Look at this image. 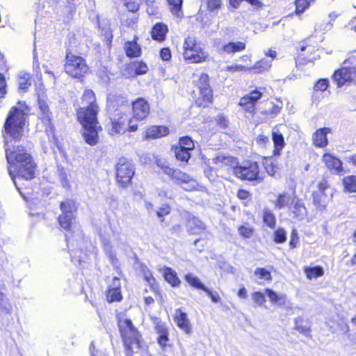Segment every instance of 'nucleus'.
<instances>
[{
  "mask_svg": "<svg viewBox=\"0 0 356 356\" xmlns=\"http://www.w3.org/2000/svg\"><path fill=\"white\" fill-rule=\"evenodd\" d=\"M252 298L254 302L259 306H262L266 302L265 294L260 291L254 292L252 294Z\"/></svg>",
  "mask_w": 356,
  "mask_h": 356,
  "instance_id": "4d7b16f0",
  "label": "nucleus"
},
{
  "mask_svg": "<svg viewBox=\"0 0 356 356\" xmlns=\"http://www.w3.org/2000/svg\"><path fill=\"white\" fill-rule=\"evenodd\" d=\"M331 132V129L327 127H323L317 129L313 134V143L315 146L318 147H325L328 144L327 138V134Z\"/></svg>",
  "mask_w": 356,
  "mask_h": 356,
  "instance_id": "f3484780",
  "label": "nucleus"
},
{
  "mask_svg": "<svg viewBox=\"0 0 356 356\" xmlns=\"http://www.w3.org/2000/svg\"><path fill=\"white\" fill-rule=\"evenodd\" d=\"M175 154L176 158L182 161H187L191 157L190 151L179 147L175 148Z\"/></svg>",
  "mask_w": 356,
  "mask_h": 356,
  "instance_id": "49530a36",
  "label": "nucleus"
},
{
  "mask_svg": "<svg viewBox=\"0 0 356 356\" xmlns=\"http://www.w3.org/2000/svg\"><path fill=\"white\" fill-rule=\"evenodd\" d=\"M135 174L134 165L125 159H120L116 165V179L122 187H127Z\"/></svg>",
  "mask_w": 356,
  "mask_h": 356,
  "instance_id": "6e6552de",
  "label": "nucleus"
},
{
  "mask_svg": "<svg viewBox=\"0 0 356 356\" xmlns=\"http://www.w3.org/2000/svg\"><path fill=\"white\" fill-rule=\"evenodd\" d=\"M225 71H228L232 73L236 72H241V71H250V67L242 65H232L227 66L225 68Z\"/></svg>",
  "mask_w": 356,
  "mask_h": 356,
  "instance_id": "13d9d810",
  "label": "nucleus"
},
{
  "mask_svg": "<svg viewBox=\"0 0 356 356\" xmlns=\"http://www.w3.org/2000/svg\"><path fill=\"white\" fill-rule=\"evenodd\" d=\"M124 6L127 7L128 11L131 13V14H136V13L139 9V4L131 0H126L124 3Z\"/></svg>",
  "mask_w": 356,
  "mask_h": 356,
  "instance_id": "052dcab7",
  "label": "nucleus"
},
{
  "mask_svg": "<svg viewBox=\"0 0 356 356\" xmlns=\"http://www.w3.org/2000/svg\"><path fill=\"white\" fill-rule=\"evenodd\" d=\"M94 112L92 111L90 113H87L83 110L77 112L78 120L83 128V137L86 143L92 146L98 143V134L102 130Z\"/></svg>",
  "mask_w": 356,
  "mask_h": 356,
  "instance_id": "f03ea898",
  "label": "nucleus"
},
{
  "mask_svg": "<svg viewBox=\"0 0 356 356\" xmlns=\"http://www.w3.org/2000/svg\"><path fill=\"white\" fill-rule=\"evenodd\" d=\"M156 163L165 174L174 179L177 184H181L184 190L191 191L198 186L196 180L180 170L170 168L165 161L159 159L156 161Z\"/></svg>",
  "mask_w": 356,
  "mask_h": 356,
  "instance_id": "20e7f679",
  "label": "nucleus"
},
{
  "mask_svg": "<svg viewBox=\"0 0 356 356\" xmlns=\"http://www.w3.org/2000/svg\"><path fill=\"white\" fill-rule=\"evenodd\" d=\"M120 21L122 25L134 28L138 22V15L137 14L122 13Z\"/></svg>",
  "mask_w": 356,
  "mask_h": 356,
  "instance_id": "7c9ffc66",
  "label": "nucleus"
},
{
  "mask_svg": "<svg viewBox=\"0 0 356 356\" xmlns=\"http://www.w3.org/2000/svg\"><path fill=\"white\" fill-rule=\"evenodd\" d=\"M286 240V233L282 228H279L274 233V241L277 243H284Z\"/></svg>",
  "mask_w": 356,
  "mask_h": 356,
  "instance_id": "5fc2aeb1",
  "label": "nucleus"
},
{
  "mask_svg": "<svg viewBox=\"0 0 356 356\" xmlns=\"http://www.w3.org/2000/svg\"><path fill=\"white\" fill-rule=\"evenodd\" d=\"M167 31L168 28L165 25L157 23L152 30V37L154 40L163 41L165 38Z\"/></svg>",
  "mask_w": 356,
  "mask_h": 356,
  "instance_id": "393cba45",
  "label": "nucleus"
},
{
  "mask_svg": "<svg viewBox=\"0 0 356 356\" xmlns=\"http://www.w3.org/2000/svg\"><path fill=\"white\" fill-rule=\"evenodd\" d=\"M6 289L3 280H0V307L2 311L6 313H10L11 306L8 301L6 299Z\"/></svg>",
  "mask_w": 356,
  "mask_h": 356,
  "instance_id": "bb28decb",
  "label": "nucleus"
},
{
  "mask_svg": "<svg viewBox=\"0 0 356 356\" xmlns=\"http://www.w3.org/2000/svg\"><path fill=\"white\" fill-rule=\"evenodd\" d=\"M265 294L268 298L270 302L273 305L282 307L286 303L287 296L284 293H277L272 289H266Z\"/></svg>",
  "mask_w": 356,
  "mask_h": 356,
  "instance_id": "6ab92c4d",
  "label": "nucleus"
},
{
  "mask_svg": "<svg viewBox=\"0 0 356 356\" xmlns=\"http://www.w3.org/2000/svg\"><path fill=\"white\" fill-rule=\"evenodd\" d=\"M160 56L163 60H169L171 58V52L168 48H163L161 50Z\"/></svg>",
  "mask_w": 356,
  "mask_h": 356,
  "instance_id": "774afa93",
  "label": "nucleus"
},
{
  "mask_svg": "<svg viewBox=\"0 0 356 356\" xmlns=\"http://www.w3.org/2000/svg\"><path fill=\"white\" fill-rule=\"evenodd\" d=\"M38 106L40 109L39 118L46 126V131H52V117L51 113L49 112L47 104L44 100L39 99Z\"/></svg>",
  "mask_w": 356,
  "mask_h": 356,
  "instance_id": "4468645a",
  "label": "nucleus"
},
{
  "mask_svg": "<svg viewBox=\"0 0 356 356\" xmlns=\"http://www.w3.org/2000/svg\"><path fill=\"white\" fill-rule=\"evenodd\" d=\"M295 13L299 15L304 13L309 7V2L307 0H296Z\"/></svg>",
  "mask_w": 356,
  "mask_h": 356,
  "instance_id": "3c124183",
  "label": "nucleus"
},
{
  "mask_svg": "<svg viewBox=\"0 0 356 356\" xmlns=\"http://www.w3.org/2000/svg\"><path fill=\"white\" fill-rule=\"evenodd\" d=\"M133 68L137 74H143L147 72L148 67L143 62H136L133 64Z\"/></svg>",
  "mask_w": 356,
  "mask_h": 356,
  "instance_id": "bf43d9fd",
  "label": "nucleus"
},
{
  "mask_svg": "<svg viewBox=\"0 0 356 356\" xmlns=\"http://www.w3.org/2000/svg\"><path fill=\"white\" fill-rule=\"evenodd\" d=\"M345 189L350 193L356 192V176H347L343 180Z\"/></svg>",
  "mask_w": 356,
  "mask_h": 356,
  "instance_id": "ea45409f",
  "label": "nucleus"
},
{
  "mask_svg": "<svg viewBox=\"0 0 356 356\" xmlns=\"http://www.w3.org/2000/svg\"><path fill=\"white\" fill-rule=\"evenodd\" d=\"M31 84V75L28 73L21 72L18 78L19 89L24 92Z\"/></svg>",
  "mask_w": 356,
  "mask_h": 356,
  "instance_id": "c9c22d12",
  "label": "nucleus"
},
{
  "mask_svg": "<svg viewBox=\"0 0 356 356\" xmlns=\"http://www.w3.org/2000/svg\"><path fill=\"white\" fill-rule=\"evenodd\" d=\"M140 271L148 284L153 286L156 284V280L152 275L151 270L146 266L142 265Z\"/></svg>",
  "mask_w": 356,
  "mask_h": 356,
  "instance_id": "37998d69",
  "label": "nucleus"
},
{
  "mask_svg": "<svg viewBox=\"0 0 356 356\" xmlns=\"http://www.w3.org/2000/svg\"><path fill=\"white\" fill-rule=\"evenodd\" d=\"M314 204L321 211L324 210L331 199V195L323 192H314L313 193Z\"/></svg>",
  "mask_w": 356,
  "mask_h": 356,
  "instance_id": "412c9836",
  "label": "nucleus"
},
{
  "mask_svg": "<svg viewBox=\"0 0 356 356\" xmlns=\"http://www.w3.org/2000/svg\"><path fill=\"white\" fill-rule=\"evenodd\" d=\"M179 147H182L188 151H191L194 148V144L191 138L182 137L179 140Z\"/></svg>",
  "mask_w": 356,
  "mask_h": 356,
  "instance_id": "6e6d98bb",
  "label": "nucleus"
},
{
  "mask_svg": "<svg viewBox=\"0 0 356 356\" xmlns=\"http://www.w3.org/2000/svg\"><path fill=\"white\" fill-rule=\"evenodd\" d=\"M304 271L307 277L309 280L321 277L324 273L323 268L320 266L306 267Z\"/></svg>",
  "mask_w": 356,
  "mask_h": 356,
  "instance_id": "4c0bfd02",
  "label": "nucleus"
},
{
  "mask_svg": "<svg viewBox=\"0 0 356 356\" xmlns=\"http://www.w3.org/2000/svg\"><path fill=\"white\" fill-rule=\"evenodd\" d=\"M122 299L120 289L109 288L107 293V300L108 302L120 301Z\"/></svg>",
  "mask_w": 356,
  "mask_h": 356,
  "instance_id": "de8ad7c7",
  "label": "nucleus"
},
{
  "mask_svg": "<svg viewBox=\"0 0 356 356\" xmlns=\"http://www.w3.org/2000/svg\"><path fill=\"white\" fill-rule=\"evenodd\" d=\"M264 88L256 89L240 99L239 105L245 111L253 113L256 102L261 99Z\"/></svg>",
  "mask_w": 356,
  "mask_h": 356,
  "instance_id": "f8f14e48",
  "label": "nucleus"
},
{
  "mask_svg": "<svg viewBox=\"0 0 356 356\" xmlns=\"http://www.w3.org/2000/svg\"><path fill=\"white\" fill-rule=\"evenodd\" d=\"M175 321L177 327L182 330L185 333L190 334L192 332V326L188 315L181 309L175 310Z\"/></svg>",
  "mask_w": 356,
  "mask_h": 356,
  "instance_id": "2eb2a0df",
  "label": "nucleus"
},
{
  "mask_svg": "<svg viewBox=\"0 0 356 356\" xmlns=\"http://www.w3.org/2000/svg\"><path fill=\"white\" fill-rule=\"evenodd\" d=\"M329 188V185L325 179H323L318 185V191L316 192H323L326 193V191Z\"/></svg>",
  "mask_w": 356,
  "mask_h": 356,
  "instance_id": "338daca9",
  "label": "nucleus"
},
{
  "mask_svg": "<svg viewBox=\"0 0 356 356\" xmlns=\"http://www.w3.org/2000/svg\"><path fill=\"white\" fill-rule=\"evenodd\" d=\"M124 345L129 350L132 349V346L136 344L138 346L139 344V334L137 330L134 327L127 332V337H122Z\"/></svg>",
  "mask_w": 356,
  "mask_h": 356,
  "instance_id": "b1692460",
  "label": "nucleus"
},
{
  "mask_svg": "<svg viewBox=\"0 0 356 356\" xmlns=\"http://www.w3.org/2000/svg\"><path fill=\"white\" fill-rule=\"evenodd\" d=\"M298 232L296 229H293L291 234V239L289 242V245L291 248H295L297 246L298 243Z\"/></svg>",
  "mask_w": 356,
  "mask_h": 356,
  "instance_id": "e2e57ef3",
  "label": "nucleus"
},
{
  "mask_svg": "<svg viewBox=\"0 0 356 356\" xmlns=\"http://www.w3.org/2000/svg\"><path fill=\"white\" fill-rule=\"evenodd\" d=\"M169 134L168 127L164 126H152L149 127L146 131L145 138L147 139L157 138L165 136Z\"/></svg>",
  "mask_w": 356,
  "mask_h": 356,
  "instance_id": "4be33fe9",
  "label": "nucleus"
},
{
  "mask_svg": "<svg viewBox=\"0 0 356 356\" xmlns=\"http://www.w3.org/2000/svg\"><path fill=\"white\" fill-rule=\"evenodd\" d=\"M329 86V81L327 79H320L314 86V90L324 92Z\"/></svg>",
  "mask_w": 356,
  "mask_h": 356,
  "instance_id": "864d4df0",
  "label": "nucleus"
},
{
  "mask_svg": "<svg viewBox=\"0 0 356 356\" xmlns=\"http://www.w3.org/2000/svg\"><path fill=\"white\" fill-rule=\"evenodd\" d=\"M272 136L275 146V154H279L280 151L284 147L285 145L283 136L279 131H273L272 133Z\"/></svg>",
  "mask_w": 356,
  "mask_h": 356,
  "instance_id": "c756f323",
  "label": "nucleus"
},
{
  "mask_svg": "<svg viewBox=\"0 0 356 356\" xmlns=\"http://www.w3.org/2000/svg\"><path fill=\"white\" fill-rule=\"evenodd\" d=\"M263 163L266 172L270 176H274L279 170L277 164L272 157L266 158Z\"/></svg>",
  "mask_w": 356,
  "mask_h": 356,
  "instance_id": "72a5a7b5",
  "label": "nucleus"
},
{
  "mask_svg": "<svg viewBox=\"0 0 356 356\" xmlns=\"http://www.w3.org/2000/svg\"><path fill=\"white\" fill-rule=\"evenodd\" d=\"M124 49L127 56L138 57L140 54V47L136 41H128L124 44Z\"/></svg>",
  "mask_w": 356,
  "mask_h": 356,
  "instance_id": "c85d7f7f",
  "label": "nucleus"
},
{
  "mask_svg": "<svg viewBox=\"0 0 356 356\" xmlns=\"http://www.w3.org/2000/svg\"><path fill=\"white\" fill-rule=\"evenodd\" d=\"M294 200L295 198L291 195L284 193L278 195L277 200L273 202V204L275 209H281L289 206L290 204H293Z\"/></svg>",
  "mask_w": 356,
  "mask_h": 356,
  "instance_id": "5701e85b",
  "label": "nucleus"
},
{
  "mask_svg": "<svg viewBox=\"0 0 356 356\" xmlns=\"http://www.w3.org/2000/svg\"><path fill=\"white\" fill-rule=\"evenodd\" d=\"M238 231L239 232V234L242 237L245 238H250V237H252L254 232V229L248 224L241 225L238 228Z\"/></svg>",
  "mask_w": 356,
  "mask_h": 356,
  "instance_id": "a18cd8bd",
  "label": "nucleus"
},
{
  "mask_svg": "<svg viewBox=\"0 0 356 356\" xmlns=\"http://www.w3.org/2000/svg\"><path fill=\"white\" fill-rule=\"evenodd\" d=\"M264 222L270 227H274L276 219L273 213L269 209H265L263 214Z\"/></svg>",
  "mask_w": 356,
  "mask_h": 356,
  "instance_id": "c03bdc74",
  "label": "nucleus"
},
{
  "mask_svg": "<svg viewBox=\"0 0 356 356\" xmlns=\"http://www.w3.org/2000/svg\"><path fill=\"white\" fill-rule=\"evenodd\" d=\"M184 48V58L190 63H202L209 57V54L197 43L194 37L188 36L185 40Z\"/></svg>",
  "mask_w": 356,
  "mask_h": 356,
  "instance_id": "423d86ee",
  "label": "nucleus"
},
{
  "mask_svg": "<svg viewBox=\"0 0 356 356\" xmlns=\"http://www.w3.org/2000/svg\"><path fill=\"white\" fill-rule=\"evenodd\" d=\"M185 280L193 287L202 289L203 291L204 289L207 287L202 283L197 277L195 276L192 273L187 274L185 276Z\"/></svg>",
  "mask_w": 356,
  "mask_h": 356,
  "instance_id": "a19ab883",
  "label": "nucleus"
},
{
  "mask_svg": "<svg viewBox=\"0 0 356 356\" xmlns=\"http://www.w3.org/2000/svg\"><path fill=\"white\" fill-rule=\"evenodd\" d=\"M200 79L203 81L199 86V97L195 100V104L198 106H207L211 102L213 95L212 91L209 86L207 76H202Z\"/></svg>",
  "mask_w": 356,
  "mask_h": 356,
  "instance_id": "9b49d317",
  "label": "nucleus"
},
{
  "mask_svg": "<svg viewBox=\"0 0 356 356\" xmlns=\"http://www.w3.org/2000/svg\"><path fill=\"white\" fill-rule=\"evenodd\" d=\"M245 49V43L243 42H229L222 47V51L227 54H234Z\"/></svg>",
  "mask_w": 356,
  "mask_h": 356,
  "instance_id": "cd10ccee",
  "label": "nucleus"
},
{
  "mask_svg": "<svg viewBox=\"0 0 356 356\" xmlns=\"http://www.w3.org/2000/svg\"><path fill=\"white\" fill-rule=\"evenodd\" d=\"M104 249L108 256L111 263L113 265H115L117 263V259L115 255L112 250V247L108 243H104Z\"/></svg>",
  "mask_w": 356,
  "mask_h": 356,
  "instance_id": "680f3d73",
  "label": "nucleus"
},
{
  "mask_svg": "<svg viewBox=\"0 0 356 356\" xmlns=\"http://www.w3.org/2000/svg\"><path fill=\"white\" fill-rule=\"evenodd\" d=\"M333 80L338 88L356 84V67L343 66L335 71Z\"/></svg>",
  "mask_w": 356,
  "mask_h": 356,
  "instance_id": "1a4fd4ad",
  "label": "nucleus"
},
{
  "mask_svg": "<svg viewBox=\"0 0 356 356\" xmlns=\"http://www.w3.org/2000/svg\"><path fill=\"white\" fill-rule=\"evenodd\" d=\"M186 227L188 231L192 234H200L206 229L204 223L195 217L188 218Z\"/></svg>",
  "mask_w": 356,
  "mask_h": 356,
  "instance_id": "aec40b11",
  "label": "nucleus"
},
{
  "mask_svg": "<svg viewBox=\"0 0 356 356\" xmlns=\"http://www.w3.org/2000/svg\"><path fill=\"white\" fill-rule=\"evenodd\" d=\"M271 67V61L267 59H261L257 61L253 66L250 67V71L254 70L257 73H261L268 70Z\"/></svg>",
  "mask_w": 356,
  "mask_h": 356,
  "instance_id": "473e14b6",
  "label": "nucleus"
},
{
  "mask_svg": "<svg viewBox=\"0 0 356 356\" xmlns=\"http://www.w3.org/2000/svg\"><path fill=\"white\" fill-rule=\"evenodd\" d=\"M207 10L210 12H218L222 7V0H206Z\"/></svg>",
  "mask_w": 356,
  "mask_h": 356,
  "instance_id": "09e8293b",
  "label": "nucleus"
},
{
  "mask_svg": "<svg viewBox=\"0 0 356 356\" xmlns=\"http://www.w3.org/2000/svg\"><path fill=\"white\" fill-rule=\"evenodd\" d=\"M254 275L261 280L270 281L272 280L270 272L264 268H257L254 270Z\"/></svg>",
  "mask_w": 356,
  "mask_h": 356,
  "instance_id": "8fccbe9b",
  "label": "nucleus"
},
{
  "mask_svg": "<svg viewBox=\"0 0 356 356\" xmlns=\"http://www.w3.org/2000/svg\"><path fill=\"white\" fill-rule=\"evenodd\" d=\"M291 207L292 213L298 219H303L307 216V210L304 204L299 200L293 202Z\"/></svg>",
  "mask_w": 356,
  "mask_h": 356,
  "instance_id": "2f4dec72",
  "label": "nucleus"
},
{
  "mask_svg": "<svg viewBox=\"0 0 356 356\" xmlns=\"http://www.w3.org/2000/svg\"><path fill=\"white\" fill-rule=\"evenodd\" d=\"M118 326L122 337H127V332L134 327L131 320L127 318H120L118 321Z\"/></svg>",
  "mask_w": 356,
  "mask_h": 356,
  "instance_id": "f704fd0d",
  "label": "nucleus"
},
{
  "mask_svg": "<svg viewBox=\"0 0 356 356\" xmlns=\"http://www.w3.org/2000/svg\"><path fill=\"white\" fill-rule=\"evenodd\" d=\"M26 125V113L24 109L12 108L4 124L6 134L15 140H19L24 135Z\"/></svg>",
  "mask_w": 356,
  "mask_h": 356,
  "instance_id": "7ed1b4c3",
  "label": "nucleus"
},
{
  "mask_svg": "<svg viewBox=\"0 0 356 356\" xmlns=\"http://www.w3.org/2000/svg\"><path fill=\"white\" fill-rule=\"evenodd\" d=\"M205 291L211 298L212 302L217 303L220 301V298L217 292H212L209 288L204 289Z\"/></svg>",
  "mask_w": 356,
  "mask_h": 356,
  "instance_id": "69168bd1",
  "label": "nucleus"
},
{
  "mask_svg": "<svg viewBox=\"0 0 356 356\" xmlns=\"http://www.w3.org/2000/svg\"><path fill=\"white\" fill-rule=\"evenodd\" d=\"M64 69L67 74L79 79L87 73L88 67L82 57L67 52L65 56Z\"/></svg>",
  "mask_w": 356,
  "mask_h": 356,
  "instance_id": "0eeeda50",
  "label": "nucleus"
},
{
  "mask_svg": "<svg viewBox=\"0 0 356 356\" xmlns=\"http://www.w3.org/2000/svg\"><path fill=\"white\" fill-rule=\"evenodd\" d=\"M133 115L137 120L146 118L150 111L149 104L143 98H138L132 103Z\"/></svg>",
  "mask_w": 356,
  "mask_h": 356,
  "instance_id": "ddd939ff",
  "label": "nucleus"
},
{
  "mask_svg": "<svg viewBox=\"0 0 356 356\" xmlns=\"http://www.w3.org/2000/svg\"><path fill=\"white\" fill-rule=\"evenodd\" d=\"M82 101L86 102V104H88L89 105L87 107H81L80 108L77 112H80L81 111H86L87 113H90L92 111H95V115H97L98 113V106L95 103L96 98L95 93L91 90H86L82 97Z\"/></svg>",
  "mask_w": 356,
  "mask_h": 356,
  "instance_id": "dca6fc26",
  "label": "nucleus"
},
{
  "mask_svg": "<svg viewBox=\"0 0 356 356\" xmlns=\"http://www.w3.org/2000/svg\"><path fill=\"white\" fill-rule=\"evenodd\" d=\"M74 218V214H61L58 217V222L63 229H70L72 225V220Z\"/></svg>",
  "mask_w": 356,
  "mask_h": 356,
  "instance_id": "58836bf2",
  "label": "nucleus"
},
{
  "mask_svg": "<svg viewBox=\"0 0 356 356\" xmlns=\"http://www.w3.org/2000/svg\"><path fill=\"white\" fill-rule=\"evenodd\" d=\"M212 161L213 163L218 165L219 167L233 165L234 163V158L230 156L218 155L214 157Z\"/></svg>",
  "mask_w": 356,
  "mask_h": 356,
  "instance_id": "e433bc0d",
  "label": "nucleus"
},
{
  "mask_svg": "<svg viewBox=\"0 0 356 356\" xmlns=\"http://www.w3.org/2000/svg\"><path fill=\"white\" fill-rule=\"evenodd\" d=\"M129 121V116L123 113L117 112L111 117V124L108 132L111 135L124 134L127 131V125Z\"/></svg>",
  "mask_w": 356,
  "mask_h": 356,
  "instance_id": "9d476101",
  "label": "nucleus"
},
{
  "mask_svg": "<svg viewBox=\"0 0 356 356\" xmlns=\"http://www.w3.org/2000/svg\"><path fill=\"white\" fill-rule=\"evenodd\" d=\"M234 174L239 179L260 183L264 179V173L260 172L257 162L246 161L234 168Z\"/></svg>",
  "mask_w": 356,
  "mask_h": 356,
  "instance_id": "39448f33",
  "label": "nucleus"
},
{
  "mask_svg": "<svg viewBox=\"0 0 356 356\" xmlns=\"http://www.w3.org/2000/svg\"><path fill=\"white\" fill-rule=\"evenodd\" d=\"M60 207L62 211V214H73L76 211L74 202L70 200H67L65 202H61Z\"/></svg>",
  "mask_w": 356,
  "mask_h": 356,
  "instance_id": "79ce46f5",
  "label": "nucleus"
},
{
  "mask_svg": "<svg viewBox=\"0 0 356 356\" xmlns=\"http://www.w3.org/2000/svg\"><path fill=\"white\" fill-rule=\"evenodd\" d=\"M6 156L9 164L8 172L12 179L17 176L26 180L35 177L36 164L26 149L19 145L10 147L6 140Z\"/></svg>",
  "mask_w": 356,
  "mask_h": 356,
  "instance_id": "f257e3e1",
  "label": "nucleus"
},
{
  "mask_svg": "<svg viewBox=\"0 0 356 356\" xmlns=\"http://www.w3.org/2000/svg\"><path fill=\"white\" fill-rule=\"evenodd\" d=\"M170 212V207L167 204H163L161 207L156 211V215L159 218H162Z\"/></svg>",
  "mask_w": 356,
  "mask_h": 356,
  "instance_id": "0e129e2a",
  "label": "nucleus"
},
{
  "mask_svg": "<svg viewBox=\"0 0 356 356\" xmlns=\"http://www.w3.org/2000/svg\"><path fill=\"white\" fill-rule=\"evenodd\" d=\"M323 161L326 167L330 170H334L338 173L341 172L343 170L341 161L331 154H324L323 156Z\"/></svg>",
  "mask_w": 356,
  "mask_h": 356,
  "instance_id": "a211bd4d",
  "label": "nucleus"
},
{
  "mask_svg": "<svg viewBox=\"0 0 356 356\" xmlns=\"http://www.w3.org/2000/svg\"><path fill=\"white\" fill-rule=\"evenodd\" d=\"M169 5L171 6V11L174 15L180 16L181 8L182 6V0H168Z\"/></svg>",
  "mask_w": 356,
  "mask_h": 356,
  "instance_id": "603ef678",
  "label": "nucleus"
},
{
  "mask_svg": "<svg viewBox=\"0 0 356 356\" xmlns=\"http://www.w3.org/2000/svg\"><path fill=\"white\" fill-rule=\"evenodd\" d=\"M165 280L172 286H177L180 284V280L177 275V273L170 268L165 267L163 269Z\"/></svg>",
  "mask_w": 356,
  "mask_h": 356,
  "instance_id": "a878e982",
  "label": "nucleus"
}]
</instances>
